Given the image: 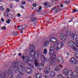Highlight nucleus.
<instances>
[{
	"instance_id": "obj_48",
	"label": "nucleus",
	"mask_w": 78,
	"mask_h": 78,
	"mask_svg": "<svg viewBox=\"0 0 78 78\" xmlns=\"http://www.w3.org/2000/svg\"><path fill=\"white\" fill-rule=\"evenodd\" d=\"M78 10L77 9H74L73 10V12H77Z\"/></svg>"
},
{
	"instance_id": "obj_42",
	"label": "nucleus",
	"mask_w": 78,
	"mask_h": 78,
	"mask_svg": "<svg viewBox=\"0 0 78 78\" xmlns=\"http://www.w3.org/2000/svg\"><path fill=\"white\" fill-rule=\"evenodd\" d=\"M59 9L56 8L55 13H56L57 12H58V11H59Z\"/></svg>"
},
{
	"instance_id": "obj_28",
	"label": "nucleus",
	"mask_w": 78,
	"mask_h": 78,
	"mask_svg": "<svg viewBox=\"0 0 78 78\" xmlns=\"http://www.w3.org/2000/svg\"><path fill=\"white\" fill-rule=\"evenodd\" d=\"M63 59L62 57L61 56L58 57L57 58V60L58 61H60V60H61Z\"/></svg>"
},
{
	"instance_id": "obj_22",
	"label": "nucleus",
	"mask_w": 78,
	"mask_h": 78,
	"mask_svg": "<svg viewBox=\"0 0 78 78\" xmlns=\"http://www.w3.org/2000/svg\"><path fill=\"white\" fill-rule=\"evenodd\" d=\"M54 53V50L53 49H50L49 50V54L51 56H52L53 54Z\"/></svg>"
},
{
	"instance_id": "obj_5",
	"label": "nucleus",
	"mask_w": 78,
	"mask_h": 78,
	"mask_svg": "<svg viewBox=\"0 0 78 78\" xmlns=\"http://www.w3.org/2000/svg\"><path fill=\"white\" fill-rule=\"evenodd\" d=\"M63 73L65 76H67V77L69 78L68 75H69V70L67 69H65L63 70Z\"/></svg>"
},
{
	"instance_id": "obj_6",
	"label": "nucleus",
	"mask_w": 78,
	"mask_h": 78,
	"mask_svg": "<svg viewBox=\"0 0 78 78\" xmlns=\"http://www.w3.org/2000/svg\"><path fill=\"white\" fill-rule=\"evenodd\" d=\"M41 60H43L42 61V62L43 63V64H44L45 62H47V58L44 56V55H42L41 56Z\"/></svg>"
},
{
	"instance_id": "obj_54",
	"label": "nucleus",
	"mask_w": 78,
	"mask_h": 78,
	"mask_svg": "<svg viewBox=\"0 0 78 78\" xmlns=\"http://www.w3.org/2000/svg\"><path fill=\"white\" fill-rule=\"evenodd\" d=\"M44 78H49V77L46 75H44Z\"/></svg>"
},
{
	"instance_id": "obj_57",
	"label": "nucleus",
	"mask_w": 78,
	"mask_h": 78,
	"mask_svg": "<svg viewBox=\"0 0 78 78\" xmlns=\"http://www.w3.org/2000/svg\"><path fill=\"white\" fill-rule=\"evenodd\" d=\"M7 11V12H9V11H10V10H9V9L8 8H7L6 9Z\"/></svg>"
},
{
	"instance_id": "obj_44",
	"label": "nucleus",
	"mask_w": 78,
	"mask_h": 78,
	"mask_svg": "<svg viewBox=\"0 0 78 78\" xmlns=\"http://www.w3.org/2000/svg\"><path fill=\"white\" fill-rule=\"evenodd\" d=\"M56 8L55 7H54L51 10V11H55Z\"/></svg>"
},
{
	"instance_id": "obj_7",
	"label": "nucleus",
	"mask_w": 78,
	"mask_h": 78,
	"mask_svg": "<svg viewBox=\"0 0 78 78\" xmlns=\"http://www.w3.org/2000/svg\"><path fill=\"white\" fill-rule=\"evenodd\" d=\"M70 76V78H72V77H73V78H75V77H78V73L76 72H74L73 73L71 74V75H69Z\"/></svg>"
},
{
	"instance_id": "obj_24",
	"label": "nucleus",
	"mask_w": 78,
	"mask_h": 78,
	"mask_svg": "<svg viewBox=\"0 0 78 78\" xmlns=\"http://www.w3.org/2000/svg\"><path fill=\"white\" fill-rule=\"evenodd\" d=\"M39 66L40 67L41 69H42L44 68V64H40L39 65Z\"/></svg>"
},
{
	"instance_id": "obj_55",
	"label": "nucleus",
	"mask_w": 78,
	"mask_h": 78,
	"mask_svg": "<svg viewBox=\"0 0 78 78\" xmlns=\"http://www.w3.org/2000/svg\"><path fill=\"white\" fill-rule=\"evenodd\" d=\"M76 42L77 44V45L78 46H76V47H77L78 48V39L77 40V41H76Z\"/></svg>"
},
{
	"instance_id": "obj_2",
	"label": "nucleus",
	"mask_w": 78,
	"mask_h": 78,
	"mask_svg": "<svg viewBox=\"0 0 78 78\" xmlns=\"http://www.w3.org/2000/svg\"><path fill=\"white\" fill-rule=\"evenodd\" d=\"M29 52L30 55L32 56H34V57H35L36 56L35 55H37V57H38V58L39 57V55H38V53L37 51H35L34 52V50L33 49H30Z\"/></svg>"
},
{
	"instance_id": "obj_8",
	"label": "nucleus",
	"mask_w": 78,
	"mask_h": 78,
	"mask_svg": "<svg viewBox=\"0 0 78 78\" xmlns=\"http://www.w3.org/2000/svg\"><path fill=\"white\" fill-rule=\"evenodd\" d=\"M49 41L51 42L52 43L55 44L56 42V41H57V38H56L52 37L50 38Z\"/></svg>"
},
{
	"instance_id": "obj_59",
	"label": "nucleus",
	"mask_w": 78,
	"mask_h": 78,
	"mask_svg": "<svg viewBox=\"0 0 78 78\" xmlns=\"http://www.w3.org/2000/svg\"><path fill=\"white\" fill-rule=\"evenodd\" d=\"M25 58V57L24 55H22V57H21V58H22V59H24Z\"/></svg>"
},
{
	"instance_id": "obj_60",
	"label": "nucleus",
	"mask_w": 78,
	"mask_h": 78,
	"mask_svg": "<svg viewBox=\"0 0 78 78\" xmlns=\"http://www.w3.org/2000/svg\"><path fill=\"white\" fill-rule=\"evenodd\" d=\"M65 3L67 4L69 3V1H68V0H66V1H65Z\"/></svg>"
},
{
	"instance_id": "obj_62",
	"label": "nucleus",
	"mask_w": 78,
	"mask_h": 78,
	"mask_svg": "<svg viewBox=\"0 0 78 78\" xmlns=\"http://www.w3.org/2000/svg\"><path fill=\"white\" fill-rule=\"evenodd\" d=\"M20 6H21V8H22V9H24V6H23L22 5H21L20 6Z\"/></svg>"
},
{
	"instance_id": "obj_33",
	"label": "nucleus",
	"mask_w": 78,
	"mask_h": 78,
	"mask_svg": "<svg viewBox=\"0 0 78 78\" xmlns=\"http://www.w3.org/2000/svg\"><path fill=\"white\" fill-rule=\"evenodd\" d=\"M22 30H23V29H25L26 27H27V26L25 25H23L22 26Z\"/></svg>"
},
{
	"instance_id": "obj_27",
	"label": "nucleus",
	"mask_w": 78,
	"mask_h": 78,
	"mask_svg": "<svg viewBox=\"0 0 78 78\" xmlns=\"http://www.w3.org/2000/svg\"><path fill=\"white\" fill-rule=\"evenodd\" d=\"M56 55L55 54H54L52 56V59H53L54 60H55L56 59Z\"/></svg>"
},
{
	"instance_id": "obj_51",
	"label": "nucleus",
	"mask_w": 78,
	"mask_h": 78,
	"mask_svg": "<svg viewBox=\"0 0 78 78\" xmlns=\"http://www.w3.org/2000/svg\"><path fill=\"white\" fill-rule=\"evenodd\" d=\"M28 2H30V3H32V2H34V0H29Z\"/></svg>"
},
{
	"instance_id": "obj_37",
	"label": "nucleus",
	"mask_w": 78,
	"mask_h": 78,
	"mask_svg": "<svg viewBox=\"0 0 78 78\" xmlns=\"http://www.w3.org/2000/svg\"><path fill=\"white\" fill-rule=\"evenodd\" d=\"M59 47L56 45H54V49H58L59 48Z\"/></svg>"
},
{
	"instance_id": "obj_41",
	"label": "nucleus",
	"mask_w": 78,
	"mask_h": 78,
	"mask_svg": "<svg viewBox=\"0 0 78 78\" xmlns=\"http://www.w3.org/2000/svg\"><path fill=\"white\" fill-rule=\"evenodd\" d=\"M69 73H71V74H69V76H70H70H71L70 75H71V74L72 73V70H69Z\"/></svg>"
},
{
	"instance_id": "obj_47",
	"label": "nucleus",
	"mask_w": 78,
	"mask_h": 78,
	"mask_svg": "<svg viewBox=\"0 0 78 78\" xmlns=\"http://www.w3.org/2000/svg\"><path fill=\"white\" fill-rule=\"evenodd\" d=\"M37 6V4L34 3L33 5V6H34V7H36Z\"/></svg>"
},
{
	"instance_id": "obj_63",
	"label": "nucleus",
	"mask_w": 78,
	"mask_h": 78,
	"mask_svg": "<svg viewBox=\"0 0 78 78\" xmlns=\"http://www.w3.org/2000/svg\"><path fill=\"white\" fill-rule=\"evenodd\" d=\"M76 56V55L75 56V59H78V55L77 56Z\"/></svg>"
},
{
	"instance_id": "obj_34",
	"label": "nucleus",
	"mask_w": 78,
	"mask_h": 78,
	"mask_svg": "<svg viewBox=\"0 0 78 78\" xmlns=\"http://www.w3.org/2000/svg\"><path fill=\"white\" fill-rule=\"evenodd\" d=\"M43 53L44 54H47V50L46 49H45L44 50Z\"/></svg>"
},
{
	"instance_id": "obj_19",
	"label": "nucleus",
	"mask_w": 78,
	"mask_h": 78,
	"mask_svg": "<svg viewBox=\"0 0 78 78\" xmlns=\"http://www.w3.org/2000/svg\"><path fill=\"white\" fill-rule=\"evenodd\" d=\"M35 77L36 78H42V75L40 73H36L35 75Z\"/></svg>"
},
{
	"instance_id": "obj_32",
	"label": "nucleus",
	"mask_w": 78,
	"mask_h": 78,
	"mask_svg": "<svg viewBox=\"0 0 78 78\" xmlns=\"http://www.w3.org/2000/svg\"><path fill=\"white\" fill-rule=\"evenodd\" d=\"M4 15H5V16H6V17H8V16H9V15H10V14H9L8 13V12H4Z\"/></svg>"
},
{
	"instance_id": "obj_11",
	"label": "nucleus",
	"mask_w": 78,
	"mask_h": 78,
	"mask_svg": "<svg viewBox=\"0 0 78 78\" xmlns=\"http://www.w3.org/2000/svg\"><path fill=\"white\" fill-rule=\"evenodd\" d=\"M50 70V67H47L44 70V73H46V74H48V73H49V72Z\"/></svg>"
},
{
	"instance_id": "obj_45",
	"label": "nucleus",
	"mask_w": 78,
	"mask_h": 78,
	"mask_svg": "<svg viewBox=\"0 0 78 78\" xmlns=\"http://www.w3.org/2000/svg\"><path fill=\"white\" fill-rule=\"evenodd\" d=\"M59 61L61 64L62 63V62H64V60H63V58H62L61 60H60V61Z\"/></svg>"
},
{
	"instance_id": "obj_26",
	"label": "nucleus",
	"mask_w": 78,
	"mask_h": 78,
	"mask_svg": "<svg viewBox=\"0 0 78 78\" xmlns=\"http://www.w3.org/2000/svg\"><path fill=\"white\" fill-rule=\"evenodd\" d=\"M55 71L58 72V71L60 70V68L59 67H58V66H56V67H55Z\"/></svg>"
},
{
	"instance_id": "obj_20",
	"label": "nucleus",
	"mask_w": 78,
	"mask_h": 78,
	"mask_svg": "<svg viewBox=\"0 0 78 78\" xmlns=\"http://www.w3.org/2000/svg\"><path fill=\"white\" fill-rule=\"evenodd\" d=\"M25 65H19V69L20 70H25Z\"/></svg>"
},
{
	"instance_id": "obj_3",
	"label": "nucleus",
	"mask_w": 78,
	"mask_h": 78,
	"mask_svg": "<svg viewBox=\"0 0 78 78\" xmlns=\"http://www.w3.org/2000/svg\"><path fill=\"white\" fill-rule=\"evenodd\" d=\"M69 47H71V48H72V49H76V48L75 47V46H76V44L75 42L70 41L69 42Z\"/></svg>"
},
{
	"instance_id": "obj_40",
	"label": "nucleus",
	"mask_w": 78,
	"mask_h": 78,
	"mask_svg": "<svg viewBox=\"0 0 78 78\" xmlns=\"http://www.w3.org/2000/svg\"><path fill=\"white\" fill-rule=\"evenodd\" d=\"M66 34L67 36H69V30H67L66 32Z\"/></svg>"
},
{
	"instance_id": "obj_31",
	"label": "nucleus",
	"mask_w": 78,
	"mask_h": 78,
	"mask_svg": "<svg viewBox=\"0 0 78 78\" xmlns=\"http://www.w3.org/2000/svg\"><path fill=\"white\" fill-rule=\"evenodd\" d=\"M29 66L31 68H33L34 67V64L31 63L29 64Z\"/></svg>"
},
{
	"instance_id": "obj_29",
	"label": "nucleus",
	"mask_w": 78,
	"mask_h": 78,
	"mask_svg": "<svg viewBox=\"0 0 78 78\" xmlns=\"http://www.w3.org/2000/svg\"><path fill=\"white\" fill-rule=\"evenodd\" d=\"M8 74L9 75H12V71L11 70H8Z\"/></svg>"
},
{
	"instance_id": "obj_53",
	"label": "nucleus",
	"mask_w": 78,
	"mask_h": 78,
	"mask_svg": "<svg viewBox=\"0 0 78 78\" xmlns=\"http://www.w3.org/2000/svg\"><path fill=\"white\" fill-rule=\"evenodd\" d=\"M54 46L52 45L51 46L50 49H53V48L54 49Z\"/></svg>"
},
{
	"instance_id": "obj_38",
	"label": "nucleus",
	"mask_w": 78,
	"mask_h": 78,
	"mask_svg": "<svg viewBox=\"0 0 78 78\" xmlns=\"http://www.w3.org/2000/svg\"><path fill=\"white\" fill-rule=\"evenodd\" d=\"M21 4L22 5H25V4H26V3H25V2L24 1H22L21 2Z\"/></svg>"
},
{
	"instance_id": "obj_25",
	"label": "nucleus",
	"mask_w": 78,
	"mask_h": 78,
	"mask_svg": "<svg viewBox=\"0 0 78 78\" xmlns=\"http://www.w3.org/2000/svg\"><path fill=\"white\" fill-rule=\"evenodd\" d=\"M32 22H37V18H35L34 17H33L31 19Z\"/></svg>"
},
{
	"instance_id": "obj_10",
	"label": "nucleus",
	"mask_w": 78,
	"mask_h": 78,
	"mask_svg": "<svg viewBox=\"0 0 78 78\" xmlns=\"http://www.w3.org/2000/svg\"><path fill=\"white\" fill-rule=\"evenodd\" d=\"M26 72L27 73H28L29 74H30L32 73V70L31 69V68H29L28 67H27L25 69Z\"/></svg>"
},
{
	"instance_id": "obj_21",
	"label": "nucleus",
	"mask_w": 78,
	"mask_h": 78,
	"mask_svg": "<svg viewBox=\"0 0 78 78\" xmlns=\"http://www.w3.org/2000/svg\"><path fill=\"white\" fill-rule=\"evenodd\" d=\"M13 64H14V62L12 64V66H11L9 67L8 69L9 70H11L12 71V70H13V69H14V68H15V66L13 65Z\"/></svg>"
},
{
	"instance_id": "obj_13",
	"label": "nucleus",
	"mask_w": 78,
	"mask_h": 78,
	"mask_svg": "<svg viewBox=\"0 0 78 78\" xmlns=\"http://www.w3.org/2000/svg\"><path fill=\"white\" fill-rule=\"evenodd\" d=\"M58 48H61L63 46V42L62 41H60L58 44Z\"/></svg>"
},
{
	"instance_id": "obj_56",
	"label": "nucleus",
	"mask_w": 78,
	"mask_h": 78,
	"mask_svg": "<svg viewBox=\"0 0 78 78\" xmlns=\"http://www.w3.org/2000/svg\"><path fill=\"white\" fill-rule=\"evenodd\" d=\"M13 34L14 35V36H16L17 35V32H13Z\"/></svg>"
},
{
	"instance_id": "obj_52",
	"label": "nucleus",
	"mask_w": 78,
	"mask_h": 78,
	"mask_svg": "<svg viewBox=\"0 0 78 78\" xmlns=\"http://www.w3.org/2000/svg\"><path fill=\"white\" fill-rule=\"evenodd\" d=\"M37 69L38 70H41L42 68H41L39 66H38L37 68Z\"/></svg>"
},
{
	"instance_id": "obj_1",
	"label": "nucleus",
	"mask_w": 78,
	"mask_h": 78,
	"mask_svg": "<svg viewBox=\"0 0 78 78\" xmlns=\"http://www.w3.org/2000/svg\"><path fill=\"white\" fill-rule=\"evenodd\" d=\"M13 65L15 66L14 69L15 73H17L18 72V71H19V73L21 75H23L24 74V72H25L24 70L20 69H19V68L18 67V64H17V62H14Z\"/></svg>"
},
{
	"instance_id": "obj_49",
	"label": "nucleus",
	"mask_w": 78,
	"mask_h": 78,
	"mask_svg": "<svg viewBox=\"0 0 78 78\" xmlns=\"http://www.w3.org/2000/svg\"><path fill=\"white\" fill-rule=\"evenodd\" d=\"M0 9L1 11L3 10V6H1L0 7Z\"/></svg>"
},
{
	"instance_id": "obj_12",
	"label": "nucleus",
	"mask_w": 78,
	"mask_h": 78,
	"mask_svg": "<svg viewBox=\"0 0 78 78\" xmlns=\"http://www.w3.org/2000/svg\"><path fill=\"white\" fill-rule=\"evenodd\" d=\"M29 61H30L29 58L27 56H25V59H23V62H24L25 63H28Z\"/></svg>"
},
{
	"instance_id": "obj_14",
	"label": "nucleus",
	"mask_w": 78,
	"mask_h": 78,
	"mask_svg": "<svg viewBox=\"0 0 78 78\" xmlns=\"http://www.w3.org/2000/svg\"><path fill=\"white\" fill-rule=\"evenodd\" d=\"M3 75H2L0 74V78H8V76L6 74V72L4 73L3 74Z\"/></svg>"
},
{
	"instance_id": "obj_58",
	"label": "nucleus",
	"mask_w": 78,
	"mask_h": 78,
	"mask_svg": "<svg viewBox=\"0 0 78 78\" xmlns=\"http://www.w3.org/2000/svg\"><path fill=\"white\" fill-rule=\"evenodd\" d=\"M53 59H51L50 61V62H51V63H52V62H53Z\"/></svg>"
},
{
	"instance_id": "obj_43",
	"label": "nucleus",
	"mask_w": 78,
	"mask_h": 78,
	"mask_svg": "<svg viewBox=\"0 0 78 78\" xmlns=\"http://www.w3.org/2000/svg\"><path fill=\"white\" fill-rule=\"evenodd\" d=\"M74 69L75 70H76V71H78V67L77 66H76L74 68Z\"/></svg>"
},
{
	"instance_id": "obj_23",
	"label": "nucleus",
	"mask_w": 78,
	"mask_h": 78,
	"mask_svg": "<svg viewBox=\"0 0 78 78\" xmlns=\"http://www.w3.org/2000/svg\"><path fill=\"white\" fill-rule=\"evenodd\" d=\"M36 48V47L33 44L30 45V49H34Z\"/></svg>"
},
{
	"instance_id": "obj_15",
	"label": "nucleus",
	"mask_w": 78,
	"mask_h": 78,
	"mask_svg": "<svg viewBox=\"0 0 78 78\" xmlns=\"http://www.w3.org/2000/svg\"><path fill=\"white\" fill-rule=\"evenodd\" d=\"M50 75L51 77H55L56 76V73L54 71H51L50 72Z\"/></svg>"
},
{
	"instance_id": "obj_61",
	"label": "nucleus",
	"mask_w": 78,
	"mask_h": 78,
	"mask_svg": "<svg viewBox=\"0 0 78 78\" xmlns=\"http://www.w3.org/2000/svg\"><path fill=\"white\" fill-rule=\"evenodd\" d=\"M19 56H22V54L21 53H19L18 54Z\"/></svg>"
},
{
	"instance_id": "obj_16",
	"label": "nucleus",
	"mask_w": 78,
	"mask_h": 78,
	"mask_svg": "<svg viewBox=\"0 0 78 78\" xmlns=\"http://www.w3.org/2000/svg\"><path fill=\"white\" fill-rule=\"evenodd\" d=\"M34 58L35 59L34 62L35 66L37 67V66H38L39 64V63H38V62H37V60L38 59V58H37V57H34Z\"/></svg>"
},
{
	"instance_id": "obj_17",
	"label": "nucleus",
	"mask_w": 78,
	"mask_h": 78,
	"mask_svg": "<svg viewBox=\"0 0 78 78\" xmlns=\"http://www.w3.org/2000/svg\"><path fill=\"white\" fill-rule=\"evenodd\" d=\"M49 44V41H46L44 44L43 46L44 47H48V46Z\"/></svg>"
},
{
	"instance_id": "obj_35",
	"label": "nucleus",
	"mask_w": 78,
	"mask_h": 78,
	"mask_svg": "<svg viewBox=\"0 0 78 78\" xmlns=\"http://www.w3.org/2000/svg\"><path fill=\"white\" fill-rule=\"evenodd\" d=\"M1 29L2 30H6V27L4 26L2 27Z\"/></svg>"
},
{
	"instance_id": "obj_4",
	"label": "nucleus",
	"mask_w": 78,
	"mask_h": 78,
	"mask_svg": "<svg viewBox=\"0 0 78 78\" xmlns=\"http://www.w3.org/2000/svg\"><path fill=\"white\" fill-rule=\"evenodd\" d=\"M69 34L71 38L73 39V40H76L77 36L76 35V34H75L73 33L71 34V32H69Z\"/></svg>"
},
{
	"instance_id": "obj_39",
	"label": "nucleus",
	"mask_w": 78,
	"mask_h": 78,
	"mask_svg": "<svg viewBox=\"0 0 78 78\" xmlns=\"http://www.w3.org/2000/svg\"><path fill=\"white\" fill-rule=\"evenodd\" d=\"M58 66L59 67V68H60V70L61 69V68H62V67H63V66L61 65H59Z\"/></svg>"
},
{
	"instance_id": "obj_18",
	"label": "nucleus",
	"mask_w": 78,
	"mask_h": 78,
	"mask_svg": "<svg viewBox=\"0 0 78 78\" xmlns=\"http://www.w3.org/2000/svg\"><path fill=\"white\" fill-rule=\"evenodd\" d=\"M71 62L73 63V64H76V60L74 58H72L70 60Z\"/></svg>"
},
{
	"instance_id": "obj_50",
	"label": "nucleus",
	"mask_w": 78,
	"mask_h": 78,
	"mask_svg": "<svg viewBox=\"0 0 78 78\" xmlns=\"http://www.w3.org/2000/svg\"><path fill=\"white\" fill-rule=\"evenodd\" d=\"M16 78H20V77L19 75H18L16 76Z\"/></svg>"
},
{
	"instance_id": "obj_36",
	"label": "nucleus",
	"mask_w": 78,
	"mask_h": 78,
	"mask_svg": "<svg viewBox=\"0 0 78 78\" xmlns=\"http://www.w3.org/2000/svg\"><path fill=\"white\" fill-rule=\"evenodd\" d=\"M10 22H11V20H10V19H9L7 20L6 21V22L7 23H9Z\"/></svg>"
},
{
	"instance_id": "obj_46",
	"label": "nucleus",
	"mask_w": 78,
	"mask_h": 78,
	"mask_svg": "<svg viewBox=\"0 0 78 78\" xmlns=\"http://www.w3.org/2000/svg\"><path fill=\"white\" fill-rule=\"evenodd\" d=\"M51 6V5L50 4V3H47V6L48 7V6Z\"/></svg>"
},
{
	"instance_id": "obj_64",
	"label": "nucleus",
	"mask_w": 78,
	"mask_h": 78,
	"mask_svg": "<svg viewBox=\"0 0 78 78\" xmlns=\"http://www.w3.org/2000/svg\"><path fill=\"white\" fill-rule=\"evenodd\" d=\"M10 78H14V76L12 75H12L11 76Z\"/></svg>"
},
{
	"instance_id": "obj_9",
	"label": "nucleus",
	"mask_w": 78,
	"mask_h": 78,
	"mask_svg": "<svg viewBox=\"0 0 78 78\" xmlns=\"http://www.w3.org/2000/svg\"><path fill=\"white\" fill-rule=\"evenodd\" d=\"M60 38L62 41H65L66 39V34H62L60 36Z\"/></svg>"
},
{
	"instance_id": "obj_30",
	"label": "nucleus",
	"mask_w": 78,
	"mask_h": 78,
	"mask_svg": "<svg viewBox=\"0 0 78 78\" xmlns=\"http://www.w3.org/2000/svg\"><path fill=\"white\" fill-rule=\"evenodd\" d=\"M63 77H64L61 74H58L57 76V77L58 78H63Z\"/></svg>"
}]
</instances>
